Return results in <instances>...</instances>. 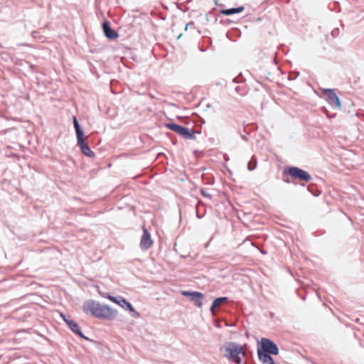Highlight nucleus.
I'll return each mask as SVG.
<instances>
[{
	"mask_svg": "<svg viewBox=\"0 0 364 364\" xmlns=\"http://www.w3.org/2000/svg\"><path fill=\"white\" fill-rule=\"evenodd\" d=\"M248 168H249V169H250V170H252V169H254V168H255V166H254V167H252V168H251V167H250V164H248Z\"/></svg>",
	"mask_w": 364,
	"mask_h": 364,
	"instance_id": "obj_17",
	"label": "nucleus"
},
{
	"mask_svg": "<svg viewBox=\"0 0 364 364\" xmlns=\"http://www.w3.org/2000/svg\"><path fill=\"white\" fill-rule=\"evenodd\" d=\"M257 353L259 360L264 364H275L273 358L269 355L270 353H264L260 349H258Z\"/></svg>",
	"mask_w": 364,
	"mask_h": 364,
	"instance_id": "obj_12",
	"label": "nucleus"
},
{
	"mask_svg": "<svg viewBox=\"0 0 364 364\" xmlns=\"http://www.w3.org/2000/svg\"><path fill=\"white\" fill-rule=\"evenodd\" d=\"M82 309L85 313L90 314L99 318L112 320L117 315V311L108 305H102L92 300L84 303Z\"/></svg>",
	"mask_w": 364,
	"mask_h": 364,
	"instance_id": "obj_1",
	"label": "nucleus"
},
{
	"mask_svg": "<svg viewBox=\"0 0 364 364\" xmlns=\"http://www.w3.org/2000/svg\"><path fill=\"white\" fill-rule=\"evenodd\" d=\"M188 25H189L188 23V24H186V30L187 29V28H188Z\"/></svg>",
	"mask_w": 364,
	"mask_h": 364,
	"instance_id": "obj_18",
	"label": "nucleus"
},
{
	"mask_svg": "<svg viewBox=\"0 0 364 364\" xmlns=\"http://www.w3.org/2000/svg\"><path fill=\"white\" fill-rule=\"evenodd\" d=\"M125 307L127 309H129V311H131V312H134L135 311V310H134V307L132 306V305L130 303H129L128 301H127V304L125 305Z\"/></svg>",
	"mask_w": 364,
	"mask_h": 364,
	"instance_id": "obj_16",
	"label": "nucleus"
},
{
	"mask_svg": "<svg viewBox=\"0 0 364 364\" xmlns=\"http://www.w3.org/2000/svg\"><path fill=\"white\" fill-rule=\"evenodd\" d=\"M102 28L105 35L109 39L114 40L118 38L119 34L114 30L111 28L109 23L107 21L103 23Z\"/></svg>",
	"mask_w": 364,
	"mask_h": 364,
	"instance_id": "obj_10",
	"label": "nucleus"
},
{
	"mask_svg": "<svg viewBox=\"0 0 364 364\" xmlns=\"http://www.w3.org/2000/svg\"><path fill=\"white\" fill-rule=\"evenodd\" d=\"M104 296L107 298L109 300L112 301V302L117 304L118 305H119L120 306H122L123 308H125V305L127 303V301L122 297L116 298L111 295H107V296Z\"/></svg>",
	"mask_w": 364,
	"mask_h": 364,
	"instance_id": "obj_15",
	"label": "nucleus"
},
{
	"mask_svg": "<svg viewBox=\"0 0 364 364\" xmlns=\"http://www.w3.org/2000/svg\"><path fill=\"white\" fill-rule=\"evenodd\" d=\"M260 350L264 353H267L272 355H277L279 353V349L277 345L269 339L264 338L261 339Z\"/></svg>",
	"mask_w": 364,
	"mask_h": 364,
	"instance_id": "obj_6",
	"label": "nucleus"
},
{
	"mask_svg": "<svg viewBox=\"0 0 364 364\" xmlns=\"http://www.w3.org/2000/svg\"><path fill=\"white\" fill-rule=\"evenodd\" d=\"M143 229V235L140 241V247L142 250L149 249L153 244V241L151 238V235L145 226L142 227Z\"/></svg>",
	"mask_w": 364,
	"mask_h": 364,
	"instance_id": "obj_9",
	"label": "nucleus"
},
{
	"mask_svg": "<svg viewBox=\"0 0 364 364\" xmlns=\"http://www.w3.org/2000/svg\"><path fill=\"white\" fill-rule=\"evenodd\" d=\"M244 11L243 6H240L237 8L229 9H223L220 11V14L225 16H230L235 14H238Z\"/></svg>",
	"mask_w": 364,
	"mask_h": 364,
	"instance_id": "obj_14",
	"label": "nucleus"
},
{
	"mask_svg": "<svg viewBox=\"0 0 364 364\" xmlns=\"http://www.w3.org/2000/svg\"><path fill=\"white\" fill-rule=\"evenodd\" d=\"M245 352L243 348L235 343H230L225 347V356L230 360L237 364L241 363V356H245Z\"/></svg>",
	"mask_w": 364,
	"mask_h": 364,
	"instance_id": "obj_2",
	"label": "nucleus"
},
{
	"mask_svg": "<svg viewBox=\"0 0 364 364\" xmlns=\"http://www.w3.org/2000/svg\"><path fill=\"white\" fill-rule=\"evenodd\" d=\"M181 294L186 296H190L191 301L194 303L196 306L200 308L203 306V295L200 292L198 291H182Z\"/></svg>",
	"mask_w": 364,
	"mask_h": 364,
	"instance_id": "obj_8",
	"label": "nucleus"
},
{
	"mask_svg": "<svg viewBox=\"0 0 364 364\" xmlns=\"http://www.w3.org/2000/svg\"><path fill=\"white\" fill-rule=\"evenodd\" d=\"M73 124L76 132L77 145L80 147L81 151L87 156L94 157L95 153L85 143L83 132L80 129L77 118L75 117H73Z\"/></svg>",
	"mask_w": 364,
	"mask_h": 364,
	"instance_id": "obj_3",
	"label": "nucleus"
},
{
	"mask_svg": "<svg viewBox=\"0 0 364 364\" xmlns=\"http://www.w3.org/2000/svg\"><path fill=\"white\" fill-rule=\"evenodd\" d=\"M284 173L289 175L292 179L305 182H309L311 180V176L307 171L298 167L293 166L286 168Z\"/></svg>",
	"mask_w": 364,
	"mask_h": 364,
	"instance_id": "obj_4",
	"label": "nucleus"
},
{
	"mask_svg": "<svg viewBox=\"0 0 364 364\" xmlns=\"http://www.w3.org/2000/svg\"><path fill=\"white\" fill-rule=\"evenodd\" d=\"M323 93L326 97V100L333 107L340 109L341 107L340 100L333 90L324 89Z\"/></svg>",
	"mask_w": 364,
	"mask_h": 364,
	"instance_id": "obj_7",
	"label": "nucleus"
},
{
	"mask_svg": "<svg viewBox=\"0 0 364 364\" xmlns=\"http://www.w3.org/2000/svg\"><path fill=\"white\" fill-rule=\"evenodd\" d=\"M60 316L63 318L64 321L69 326L70 328L77 335L83 337V335L81 332L80 327L77 323L74 321L73 320H69L66 318L65 316L63 314H60Z\"/></svg>",
	"mask_w": 364,
	"mask_h": 364,
	"instance_id": "obj_11",
	"label": "nucleus"
},
{
	"mask_svg": "<svg viewBox=\"0 0 364 364\" xmlns=\"http://www.w3.org/2000/svg\"><path fill=\"white\" fill-rule=\"evenodd\" d=\"M228 300L227 297H219L215 299L210 307V311H212L213 314H215V309L220 307L223 304L226 302Z\"/></svg>",
	"mask_w": 364,
	"mask_h": 364,
	"instance_id": "obj_13",
	"label": "nucleus"
},
{
	"mask_svg": "<svg viewBox=\"0 0 364 364\" xmlns=\"http://www.w3.org/2000/svg\"><path fill=\"white\" fill-rule=\"evenodd\" d=\"M166 127L185 139L193 138V134L188 128L181 127L176 124H167Z\"/></svg>",
	"mask_w": 364,
	"mask_h": 364,
	"instance_id": "obj_5",
	"label": "nucleus"
}]
</instances>
